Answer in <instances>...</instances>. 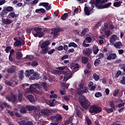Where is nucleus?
<instances>
[{"label": "nucleus", "instance_id": "f257e3e1", "mask_svg": "<svg viewBox=\"0 0 125 125\" xmlns=\"http://www.w3.org/2000/svg\"><path fill=\"white\" fill-rule=\"evenodd\" d=\"M65 68L66 66L59 67L58 69L60 70H55L54 71L55 74H58V75H65L63 79V81H65V82L68 81L69 79H71L72 75V72L69 70H67L65 71H62L65 70Z\"/></svg>", "mask_w": 125, "mask_h": 125}, {"label": "nucleus", "instance_id": "f03ea898", "mask_svg": "<svg viewBox=\"0 0 125 125\" xmlns=\"http://www.w3.org/2000/svg\"><path fill=\"white\" fill-rule=\"evenodd\" d=\"M79 103L83 109H87L88 107H90V102L87 100L86 97L84 96H82L79 100Z\"/></svg>", "mask_w": 125, "mask_h": 125}, {"label": "nucleus", "instance_id": "7ed1b4c3", "mask_svg": "<svg viewBox=\"0 0 125 125\" xmlns=\"http://www.w3.org/2000/svg\"><path fill=\"white\" fill-rule=\"evenodd\" d=\"M42 28L35 27L32 31V34L35 38H42L44 35V32H42Z\"/></svg>", "mask_w": 125, "mask_h": 125}, {"label": "nucleus", "instance_id": "20e7f679", "mask_svg": "<svg viewBox=\"0 0 125 125\" xmlns=\"http://www.w3.org/2000/svg\"><path fill=\"white\" fill-rule=\"evenodd\" d=\"M89 112L91 114H98L102 112V108L100 106L93 104L90 107Z\"/></svg>", "mask_w": 125, "mask_h": 125}, {"label": "nucleus", "instance_id": "39448f33", "mask_svg": "<svg viewBox=\"0 0 125 125\" xmlns=\"http://www.w3.org/2000/svg\"><path fill=\"white\" fill-rule=\"evenodd\" d=\"M80 88L77 90V94L78 95H83V93H86L88 92V88L87 87L83 86V84L79 85Z\"/></svg>", "mask_w": 125, "mask_h": 125}, {"label": "nucleus", "instance_id": "423d86ee", "mask_svg": "<svg viewBox=\"0 0 125 125\" xmlns=\"http://www.w3.org/2000/svg\"><path fill=\"white\" fill-rule=\"evenodd\" d=\"M62 119H63L62 115L58 114L50 117V120L54 123H60Z\"/></svg>", "mask_w": 125, "mask_h": 125}, {"label": "nucleus", "instance_id": "0eeeda50", "mask_svg": "<svg viewBox=\"0 0 125 125\" xmlns=\"http://www.w3.org/2000/svg\"><path fill=\"white\" fill-rule=\"evenodd\" d=\"M106 59L107 60H115L117 58V54L116 53H110V54H106Z\"/></svg>", "mask_w": 125, "mask_h": 125}, {"label": "nucleus", "instance_id": "6e6552de", "mask_svg": "<svg viewBox=\"0 0 125 125\" xmlns=\"http://www.w3.org/2000/svg\"><path fill=\"white\" fill-rule=\"evenodd\" d=\"M12 96H7L5 98L6 100L8 101H12L13 103H15L16 102V100H17V98L15 95H13L11 94Z\"/></svg>", "mask_w": 125, "mask_h": 125}, {"label": "nucleus", "instance_id": "1a4fd4ad", "mask_svg": "<svg viewBox=\"0 0 125 125\" xmlns=\"http://www.w3.org/2000/svg\"><path fill=\"white\" fill-rule=\"evenodd\" d=\"M37 88L40 89V84H33L30 85L29 87V91L34 92L37 90Z\"/></svg>", "mask_w": 125, "mask_h": 125}, {"label": "nucleus", "instance_id": "9d476101", "mask_svg": "<svg viewBox=\"0 0 125 125\" xmlns=\"http://www.w3.org/2000/svg\"><path fill=\"white\" fill-rule=\"evenodd\" d=\"M118 40V36L115 34L112 35L109 39V42L110 45H114L115 42Z\"/></svg>", "mask_w": 125, "mask_h": 125}, {"label": "nucleus", "instance_id": "9b49d317", "mask_svg": "<svg viewBox=\"0 0 125 125\" xmlns=\"http://www.w3.org/2000/svg\"><path fill=\"white\" fill-rule=\"evenodd\" d=\"M70 68L73 72H77V71H79L80 66L78 63H72L70 66Z\"/></svg>", "mask_w": 125, "mask_h": 125}, {"label": "nucleus", "instance_id": "f8f14e48", "mask_svg": "<svg viewBox=\"0 0 125 125\" xmlns=\"http://www.w3.org/2000/svg\"><path fill=\"white\" fill-rule=\"evenodd\" d=\"M41 78H42L41 75L38 72H35L33 75L30 77L29 79L31 80H40L41 79Z\"/></svg>", "mask_w": 125, "mask_h": 125}, {"label": "nucleus", "instance_id": "ddd939ff", "mask_svg": "<svg viewBox=\"0 0 125 125\" xmlns=\"http://www.w3.org/2000/svg\"><path fill=\"white\" fill-rule=\"evenodd\" d=\"M20 125H33V122L30 121L22 120L19 122Z\"/></svg>", "mask_w": 125, "mask_h": 125}, {"label": "nucleus", "instance_id": "4468645a", "mask_svg": "<svg viewBox=\"0 0 125 125\" xmlns=\"http://www.w3.org/2000/svg\"><path fill=\"white\" fill-rule=\"evenodd\" d=\"M50 42L49 40L43 42L40 45L41 48L43 49V48H46L48 45H49Z\"/></svg>", "mask_w": 125, "mask_h": 125}, {"label": "nucleus", "instance_id": "2eb2a0df", "mask_svg": "<svg viewBox=\"0 0 125 125\" xmlns=\"http://www.w3.org/2000/svg\"><path fill=\"white\" fill-rule=\"evenodd\" d=\"M2 22L3 24H5L6 25H9V24H11L13 21L12 20H10L9 19H4L2 18Z\"/></svg>", "mask_w": 125, "mask_h": 125}, {"label": "nucleus", "instance_id": "dca6fc26", "mask_svg": "<svg viewBox=\"0 0 125 125\" xmlns=\"http://www.w3.org/2000/svg\"><path fill=\"white\" fill-rule=\"evenodd\" d=\"M25 44V41H22V42L20 40L16 41L14 43V46H20V45H24Z\"/></svg>", "mask_w": 125, "mask_h": 125}, {"label": "nucleus", "instance_id": "f3484780", "mask_svg": "<svg viewBox=\"0 0 125 125\" xmlns=\"http://www.w3.org/2000/svg\"><path fill=\"white\" fill-rule=\"evenodd\" d=\"M15 50L14 49H12L10 50V54L9 55V60L10 62H14V59L12 58V55H13V53H14Z\"/></svg>", "mask_w": 125, "mask_h": 125}, {"label": "nucleus", "instance_id": "a211bd4d", "mask_svg": "<svg viewBox=\"0 0 125 125\" xmlns=\"http://www.w3.org/2000/svg\"><path fill=\"white\" fill-rule=\"evenodd\" d=\"M16 71V66L12 65L11 68H8L7 70V73L9 74H13Z\"/></svg>", "mask_w": 125, "mask_h": 125}, {"label": "nucleus", "instance_id": "6ab92c4d", "mask_svg": "<svg viewBox=\"0 0 125 125\" xmlns=\"http://www.w3.org/2000/svg\"><path fill=\"white\" fill-rule=\"evenodd\" d=\"M92 53V49L91 48H86L84 49V54L86 55V56H89L90 54Z\"/></svg>", "mask_w": 125, "mask_h": 125}, {"label": "nucleus", "instance_id": "aec40b11", "mask_svg": "<svg viewBox=\"0 0 125 125\" xmlns=\"http://www.w3.org/2000/svg\"><path fill=\"white\" fill-rule=\"evenodd\" d=\"M113 45L116 48H118L119 49H120V48H122L123 47V43L122 42H121V41L116 42L114 44H113Z\"/></svg>", "mask_w": 125, "mask_h": 125}, {"label": "nucleus", "instance_id": "412c9836", "mask_svg": "<svg viewBox=\"0 0 125 125\" xmlns=\"http://www.w3.org/2000/svg\"><path fill=\"white\" fill-rule=\"evenodd\" d=\"M22 57H23V54H22V52L18 51L16 53V58L17 60H21Z\"/></svg>", "mask_w": 125, "mask_h": 125}, {"label": "nucleus", "instance_id": "4be33fe9", "mask_svg": "<svg viewBox=\"0 0 125 125\" xmlns=\"http://www.w3.org/2000/svg\"><path fill=\"white\" fill-rule=\"evenodd\" d=\"M122 3H123V1H117L114 2L113 3V6H114L115 7H120V6L122 5Z\"/></svg>", "mask_w": 125, "mask_h": 125}, {"label": "nucleus", "instance_id": "5701e85b", "mask_svg": "<svg viewBox=\"0 0 125 125\" xmlns=\"http://www.w3.org/2000/svg\"><path fill=\"white\" fill-rule=\"evenodd\" d=\"M18 75L20 80L22 81V80H23V78H24V71H23V70L20 71Z\"/></svg>", "mask_w": 125, "mask_h": 125}, {"label": "nucleus", "instance_id": "b1692460", "mask_svg": "<svg viewBox=\"0 0 125 125\" xmlns=\"http://www.w3.org/2000/svg\"><path fill=\"white\" fill-rule=\"evenodd\" d=\"M89 31V29L88 28H83L82 31L81 32V36L82 37H84L85 36V34L87 33Z\"/></svg>", "mask_w": 125, "mask_h": 125}, {"label": "nucleus", "instance_id": "393cba45", "mask_svg": "<svg viewBox=\"0 0 125 125\" xmlns=\"http://www.w3.org/2000/svg\"><path fill=\"white\" fill-rule=\"evenodd\" d=\"M56 100L55 99H53V100L51 99L50 100V107H54L56 104Z\"/></svg>", "mask_w": 125, "mask_h": 125}, {"label": "nucleus", "instance_id": "a878e982", "mask_svg": "<svg viewBox=\"0 0 125 125\" xmlns=\"http://www.w3.org/2000/svg\"><path fill=\"white\" fill-rule=\"evenodd\" d=\"M42 115H43V116H47V115H49V110L47 109H43L41 111Z\"/></svg>", "mask_w": 125, "mask_h": 125}, {"label": "nucleus", "instance_id": "bb28decb", "mask_svg": "<svg viewBox=\"0 0 125 125\" xmlns=\"http://www.w3.org/2000/svg\"><path fill=\"white\" fill-rule=\"evenodd\" d=\"M76 115L78 118H83V114L82 113V112H81V110L80 109H76Z\"/></svg>", "mask_w": 125, "mask_h": 125}, {"label": "nucleus", "instance_id": "cd10ccee", "mask_svg": "<svg viewBox=\"0 0 125 125\" xmlns=\"http://www.w3.org/2000/svg\"><path fill=\"white\" fill-rule=\"evenodd\" d=\"M25 108L26 111H30V112H32V111H34V109H35V106L31 105H26L25 106Z\"/></svg>", "mask_w": 125, "mask_h": 125}, {"label": "nucleus", "instance_id": "c85d7f7f", "mask_svg": "<svg viewBox=\"0 0 125 125\" xmlns=\"http://www.w3.org/2000/svg\"><path fill=\"white\" fill-rule=\"evenodd\" d=\"M27 98L29 101H30V102H31V103H34V102H35V98H34V96H33V95H29L27 97Z\"/></svg>", "mask_w": 125, "mask_h": 125}, {"label": "nucleus", "instance_id": "c756f323", "mask_svg": "<svg viewBox=\"0 0 125 125\" xmlns=\"http://www.w3.org/2000/svg\"><path fill=\"white\" fill-rule=\"evenodd\" d=\"M104 110H105V111H106V112L108 113V114H110V113H113V112H114V108L111 107L110 108H108L107 107H104Z\"/></svg>", "mask_w": 125, "mask_h": 125}, {"label": "nucleus", "instance_id": "7c9ffc66", "mask_svg": "<svg viewBox=\"0 0 125 125\" xmlns=\"http://www.w3.org/2000/svg\"><path fill=\"white\" fill-rule=\"evenodd\" d=\"M87 62H88V58L87 57H83L82 58V62L83 64H87Z\"/></svg>", "mask_w": 125, "mask_h": 125}, {"label": "nucleus", "instance_id": "2f4dec72", "mask_svg": "<svg viewBox=\"0 0 125 125\" xmlns=\"http://www.w3.org/2000/svg\"><path fill=\"white\" fill-rule=\"evenodd\" d=\"M44 91H47V83L42 82V84Z\"/></svg>", "mask_w": 125, "mask_h": 125}, {"label": "nucleus", "instance_id": "473e14b6", "mask_svg": "<svg viewBox=\"0 0 125 125\" xmlns=\"http://www.w3.org/2000/svg\"><path fill=\"white\" fill-rule=\"evenodd\" d=\"M109 28V26H108V23L107 22H105L104 24V25H102V31L103 32H105L107 29Z\"/></svg>", "mask_w": 125, "mask_h": 125}, {"label": "nucleus", "instance_id": "72a5a7b5", "mask_svg": "<svg viewBox=\"0 0 125 125\" xmlns=\"http://www.w3.org/2000/svg\"><path fill=\"white\" fill-rule=\"evenodd\" d=\"M84 11L86 15H87L88 16L89 15H90V11L89 10V9H88V7L87 6L84 7Z\"/></svg>", "mask_w": 125, "mask_h": 125}, {"label": "nucleus", "instance_id": "f704fd0d", "mask_svg": "<svg viewBox=\"0 0 125 125\" xmlns=\"http://www.w3.org/2000/svg\"><path fill=\"white\" fill-rule=\"evenodd\" d=\"M48 48L46 47L43 48V49L41 51L40 53L41 54H46V53H48Z\"/></svg>", "mask_w": 125, "mask_h": 125}, {"label": "nucleus", "instance_id": "c9c22d12", "mask_svg": "<svg viewBox=\"0 0 125 125\" xmlns=\"http://www.w3.org/2000/svg\"><path fill=\"white\" fill-rule=\"evenodd\" d=\"M101 63V61L99 60V59H97L94 62V65L96 66L97 67V66H99V64Z\"/></svg>", "mask_w": 125, "mask_h": 125}, {"label": "nucleus", "instance_id": "e433bc0d", "mask_svg": "<svg viewBox=\"0 0 125 125\" xmlns=\"http://www.w3.org/2000/svg\"><path fill=\"white\" fill-rule=\"evenodd\" d=\"M40 12L42 13H45V9L43 8H40L35 10V12H36V13H40Z\"/></svg>", "mask_w": 125, "mask_h": 125}, {"label": "nucleus", "instance_id": "4c0bfd02", "mask_svg": "<svg viewBox=\"0 0 125 125\" xmlns=\"http://www.w3.org/2000/svg\"><path fill=\"white\" fill-rule=\"evenodd\" d=\"M51 31H55L58 34L60 32H62V31H63V28H54L52 29Z\"/></svg>", "mask_w": 125, "mask_h": 125}, {"label": "nucleus", "instance_id": "58836bf2", "mask_svg": "<svg viewBox=\"0 0 125 125\" xmlns=\"http://www.w3.org/2000/svg\"><path fill=\"white\" fill-rule=\"evenodd\" d=\"M18 98L19 101L21 102V101H22V100L23 99V94H22V93H21L20 92H19L18 96Z\"/></svg>", "mask_w": 125, "mask_h": 125}, {"label": "nucleus", "instance_id": "ea45409f", "mask_svg": "<svg viewBox=\"0 0 125 125\" xmlns=\"http://www.w3.org/2000/svg\"><path fill=\"white\" fill-rule=\"evenodd\" d=\"M68 14L67 13H65L64 14H63V15L62 16L61 19L62 20H66L67 18H68Z\"/></svg>", "mask_w": 125, "mask_h": 125}, {"label": "nucleus", "instance_id": "a19ab883", "mask_svg": "<svg viewBox=\"0 0 125 125\" xmlns=\"http://www.w3.org/2000/svg\"><path fill=\"white\" fill-rule=\"evenodd\" d=\"M93 77L95 81H96V82H97V81H98V80H99L100 79L99 75L95 73L93 74Z\"/></svg>", "mask_w": 125, "mask_h": 125}, {"label": "nucleus", "instance_id": "79ce46f5", "mask_svg": "<svg viewBox=\"0 0 125 125\" xmlns=\"http://www.w3.org/2000/svg\"><path fill=\"white\" fill-rule=\"evenodd\" d=\"M93 51L94 54L96 55L97 54V53H98V51H99V49L98 48V47H93Z\"/></svg>", "mask_w": 125, "mask_h": 125}, {"label": "nucleus", "instance_id": "37998d69", "mask_svg": "<svg viewBox=\"0 0 125 125\" xmlns=\"http://www.w3.org/2000/svg\"><path fill=\"white\" fill-rule=\"evenodd\" d=\"M34 58V56L33 55H27L24 58V59H29V61H31V60H33V59Z\"/></svg>", "mask_w": 125, "mask_h": 125}, {"label": "nucleus", "instance_id": "c03bdc74", "mask_svg": "<svg viewBox=\"0 0 125 125\" xmlns=\"http://www.w3.org/2000/svg\"><path fill=\"white\" fill-rule=\"evenodd\" d=\"M71 46H73V47H78V45L74 42H71L68 44V47H71Z\"/></svg>", "mask_w": 125, "mask_h": 125}, {"label": "nucleus", "instance_id": "a18cd8bd", "mask_svg": "<svg viewBox=\"0 0 125 125\" xmlns=\"http://www.w3.org/2000/svg\"><path fill=\"white\" fill-rule=\"evenodd\" d=\"M120 92V89H116L115 90L114 92L113 93V95L114 97H117V96L118 94H119V93Z\"/></svg>", "mask_w": 125, "mask_h": 125}, {"label": "nucleus", "instance_id": "49530a36", "mask_svg": "<svg viewBox=\"0 0 125 125\" xmlns=\"http://www.w3.org/2000/svg\"><path fill=\"white\" fill-rule=\"evenodd\" d=\"M49 5V3L48 2H42L39 4V6H44V7H46Z\"/></svg>", "mask_w": 125, "mask_h": 125}, {"label": "nucleus", "instance_id": "de8ad7c7", "mask_svg": "<svg viewBox=\"0 0 125 125\" xmlns=\"http://www.w3.org/2000/svg\"><path fill=\"white\" fill-rule=\"evenodd\" d=\"M109 105L110 106L111 108L114 109V110H116V108L115 107V104L114 103V101H111L109 103Z\"/></svg>", "mask_w": 125, "mask_h": 125}, {"label": "nucleus", "instance_id": "09e8293b", "mask_svg": "<svg viewBox=\"0 0 125 125\" xmlns=\"http://www.w3.org/2000/svg\"><path fill=\"white\" fill-rule=\"evenodd\" d=\"M62 85L65 89H68V88L69 87V85H70V84L69 83L66 84V83H62Z\"/></svg>", "mask_w": 125, "mask_h": 125}, {"label": "nucleus", "instance_id": "8fccbe9b", "mask_svg": "<svg viewBox=\"0 0 125 125\" xmlns=\"http://www.w3.org/2000/svg\"><path fill=\"white\" fill-rule=\"evenodd\" d=\"M95 96L97 98H99V97H101L102 96V93L101 92H97L95 93Z\"/></svg>", "mask_w": 125, "mask_h": 125}, {"label": "nucleus", "instance_id": "3c124183", "mask_svg": "<svg viewBox=\"0 0 125 125\" xmlns=\"http://www.w3.org/2000/svg\"><path fill=\"white\" fill-rule=\"evenodd\" d=\"M6 9H7V11L8 12H11V11H13V8L12 6H7L5 7Z\"/></svg>", "mask_w": 125, "mask_h": 125}, {"label": "nucleus", "instance_id": "603ef678", "mask_svg": "<svg viewBox=\"0 0 125 125\" xmlns=\"http://www.w3.org/2000/svg\"><path fill=\"white\" fill-rule=\"evenodd\" d=\"M95 6L96 7H97V8H98V9H102L103 8H105L104 7V5H100V4L97 5V4H95Z\"/></svg>", "mask_w": 125, "mask_h": 125}, {"label": "nucleus", "instance_id": "864d4df0", "mask_svg": "<svg viewBox=\"0 0 125 125\" xmlns=\"http://www.w3.org/2000/svg\"><path fill=\"white\" fill-rule=\"evenodd\" d=\"M26 110L27 109H26V107H22L21 109L20 112L21 113V114H26Z\"/></svg>", "mask_w": 125, "mask_h": 125}, {"label": "nucleus", "instance_id": "5fc2aeb1", "mask_svg": "<svg viewBox=\"0 0 125 125\" xmlns=\"http://www.w3.org/2000/svg\"><path fill=\"white\" fill-rule=\"evenodd\" d=\"M4 83L6 84V85H9V86H11V85H12V83H11V82L8 80H5L4 81Z\"/></svg>", "mask_w": 125, "mask_h": 125}, {"label": "nucleus", "instance_id": "6e6d98bb", "mask_svg": "<svg viewBox=\"0 0 125 125\" xmlns=\"http://www.w3.org/2000/svg\"><path fill=\"white\" fill-rule=\"evenodd\" d=\"M11 49V47L10 46H7L5 49L6 53H9V51Z\"/></svg>", "mask_w": 125, "mask_h": 125}, {"label": "nucleus", "instance_id": "4d7b16f0", "mask_svg": "<svg viewBox=\"0 0 125 125\" xmlns=\"http://www.w3.org/2000/svg\"><path fill=\"white\" fill-rule=\"evenodd\" d=\"M125 105V103H122L118 104L116 107H118V108H123V107H124Z\"/></svg>", "mask_w": 125, "mask_h": 125}, {"label": "nucleus", "instance_id": "13d9d810", "mask_svg": "<svg viewBox=\"0 0 125 125\" xmlns=\"http://www.w3.org/2000/svg\"><path fill=\"white\" fill-rule=\"evenodd\" d=\"M51 35H54V38H56L58 36V33H57L56 31H53L51 32Z\"/></svg>", "mask_w": 125, "mask_h": 125}, {"label": "nucleus", "instance_id": "bf43d9fd", "mask_svg": "<svg viewBox=\"0 0 125 125\" xmlns=\"http://www.w3.org/2000/svg\"><path fill=\"white\" fill-rule=\"evenodd\" d=\"M104 33H105V35L106 37H109V36H110L111 31L110 30H105Z\"/></svg>", "mask_w": 125, "mask_h": 125}, {"label": "nucleus", "instance_id": "052dcab7", "mask_svg": "<svg viewBox=\"0 0 125 125\" xmlns=\"http://www.w3.org/2000/svg\"><path fill=\"white\" fill-rule=\"evenodd\" d=\"M9 16H11L12 18H14V17H16V16H15V13L14 12H10L9 14Z\"/></svg>", "mask_w": 125, "mask_h": 125}, {"label": "nucleus", "instance_id": "680f3d73", "mask_svg": "<svg viewBox=\"0 0 125 125\" xmlns=\"http://www.w3.org/2000/svg\"><path fill=\"white\" fill-rule=\"evenodd\" d=\"M120 83L122 84H125V76L122 77V79L120 81Z\"/></svg>", "mask_w": 125, "mask_h": 125}, {"label": "nucleus", "instance_id": "e2e57ef3", "mask_svg": "<svg viewBox=\"0 0 125 125\" xmlns=\"http://www.w3.org/2000/svg\"><path fill=\"white\" fill-rule=\"evenodd\" d=\"M39 65V63L36 61H34L32 62V66L33 67H36V66H38Z\"/></svg>", "mask_w": 125, "mask_h": 125}, {"label": "nucleus", "instance_id": "0e129e2a", "mask_svg": "<svg viewBox=\"0 0 125 125\" xmlns=\"http://www.w3.org/2000/svg\"><path fill=\"white\" fill-rule=\"evenodd\" d=\"M86 122L87 123V125H91V121H90V119H89V118L87 117L86 118Z\"/></svg>", "mask_w": 125, "mask_h": 125}, {"label": "nucleus", "instance_id": "69168bd1", "mask_svg": "<svg viewBox=\"0 0 125 125\" xmlns=\"http://www.w3.org/2000/svg\"><path fill=\"white\" fill-rule=\"evenodd\" d=\"M111 4H112L111 2H108L105 4L104 5V8H108V7H109Z\"/></svg>", "mask_w": 125, "mask_h": 125}, {"label": "nucleus", "instance_id": "338daca9", "mask_svg": "<svg viewBox=\"0 0 125 125\" xmlns=\"http://www.w3.org/2000/svg\"><path fill=\"white\" fill-rule=\"evenodd\" d=\"M85 40L88 42H91V41H92V39L90 37H86Z\"/></svg>", "mask_w": 125, "mask_h": 125}, {"label": "nucleus", "instance_id": "774afa93", "mask_svg": "<svg viewBox=\"0 0 125 125\" xmlns=\"http://www.w3.org/2000/svg\"><path fill=\"white\" fill-rule=\"evenodd\" d=\"M55 51V49H51L50 51H48V54H49V55H51V54H53V53Z\"/></svg>", "mask_w": 125, "mask_h": 125}]
</instances>
